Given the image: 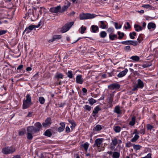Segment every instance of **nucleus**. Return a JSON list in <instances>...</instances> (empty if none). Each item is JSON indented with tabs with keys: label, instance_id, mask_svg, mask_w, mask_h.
<instances>
[{
	"label": "nucleus",
	"instance_id": "obj_1",
	"mask_svg": "<svg viewBox=\"0 0 158 158\" xmlns=\"http://www.w3.org/2000/svg\"><path fill=\"white\" fill-rule=\"evenodd\" d=\"M144 85L143 81L140 79L137 81V83L136 85L133 86V88L129 91V93L132 94L135 92H136L139 88L142 89Z\"/></svg>",
	"mask_w": 158,
	"mask_h": 158
},
{
	"label": "nucleus",
	"instance_id": "obj_2",
	"mask_svg": "<svg viewBox=\"0 0 158 158\" xmlns=\"http://www.w3.org/2000/svg\"><path fill=\"white\" fill-rule=\"evenodd\" d=\"M28 16L31 18L32 21L38 19L39 16V13L36 12L35 7H34L31 9H29L28 11Z\"/></svg>",
	"mask_w": 158,
	"mask_h": 158
},
{
	"label": "nucleus",
	"instance_id": "obj_3",
	"mask_svg": "<svg viewBox=\"0 0 158 158\" xmlns=\"http://www.w3.org/2000/svg\"><path fill=\"white\" fill-rule=\"evenodd\" d=\"M104 140V139L102 138L96 139L93 145V147L97 148L99 152L102 151V150L101 148L102 145V143Z\"/></svg>",
	"mask_w": 158,
	"mask_h": 158
},
{
	"label": "nucleus",
	"instance_id": "obj_4",
	"mask_svg": "<svg viewBox=\"0 0 158 158\" xmlns=\"http://www.w3.org/2000/svg\"><path fill=\"white\" fill-rule=\"evenodd\" d=\"M15 151V149L14 147H6L2 148V152L5 154H12Z\"/></svg>",
	"mask_w": 158,
	"mask_h": 158
},
{
	"label": "nucleus",
	"instance_id": "obj_5",
	"mask_svg": "<svg viewBox=\"0 0 158 158\" xmlns=\"http://www.w3.org/2000/svg\"><path fill=\"white\" fill-rule=\"evenodd\" d=\"M79 17L80 19L83 20L94 18L95 16L94 14L83 13L80 15Z\"/></svg>",
	"mask_w": 158,
	"mask_h": 158
},
{
	"label": "nucleus",
	"instance_id": "obj_6",
	"mask_svg": "<svg viewBox=\"0 0 158 158\" xmlns=\"http://www.w3.org/2000/svg\"><path fill=\"white\" fill-rule=\"evenodd\" d=\"M74 22H69L67 23L63 27L61 30V32L62 33L66 32L69 30L70 28L73 25Z\"/></svg>",
	"mask_w": 158,
	"mask_h": 158
},
{
	"label": "nucleus",
	"instance_id": "obj_7",
	"mask_svg": "<svg viewBox=\"0 0 158 158\" xmlns=\"http://www.w3.org/2000/svg\"><path fill=\"white\" fill-rule=\"evenodd\" d=\"M61 8V6H58L56 7H53L49 9V11L50 12L54 13H60V9Z\"/></svg>",
	"mask_w": 158,
	"mask_h": 158
},
{
	"label": "nucleus",
	"instance_id": "obj_8",
	"mask_svg": "<svg viewBox=\"0 0 158 158\" xmlns=\"http://www.w3.org/2000/svg\"><path fill=\"white\" fill-rule=\"evenodd\" d=\"M27 133L32 134H34L37 132V129L33 126L28 127L27 128Z\"/></svg>",
	"mask_w": 158,
	"mask_h": 158
},
{
	"label": "nucleus",
	"instance_id": "obj_9",
	"mask_svg": "<svg viewBox=\"0 0 158 158\" xmlns=\"http://www.w3.org/2000/svg\"><path fill=\"white\" fill-rule=\"evenodd\" d=\"M76 81L77 83L82 84L84 82L82 75L80 74L77 75L76 78Z\"/></svg>",
	"mask_w": 158,
	"mask_h": 158
},
{
	"label": "nucleus",
	"instance_id": "obj_10",
	"mask_svg": "<svg viewBox=\"0 0 158 158\" xmlns=\"http://www.w3.org/2000/svg\"><path fill=\"white\" fill-rule=\"evenodd\" d=\"M51 123V118H48L46 119L45 122L42 123V125L44 127H47L49 126Z\"/></svg>",
	"mask_w": 158,
	"mask_h": 158
},
{
	"label": "nucleus",
	"instance_id": "obj_11",
	"mask_svg": "<svg viewBox=\"0 0 158 158\" xmlns=\"http://www.w3.org/2000/svg\"><path fill=\"white\" fill-rule=\"evenodd\" d=\"M70 6V3L68 2L67 4L64 5L60 9V13H64V11L67 10L69 8Z\"/></svg>",
	"mask_w": 158,
	"mask_h": 158
},
{
	"label": "nucleus",
	"instance_id": "obj_12",
	"mask_svg": "<svg viewBox=\"0 0 158 158\" xmlns=\"http://www.w3.org/2000/svg\"><path fill=\"white\" fill-rule=\"evenodd\" d=\"M120 85L117 83H113L108 86V88L110 89H118Z\"/></svg>",
	"mask_w": 158,
	"mask_h": 158
},
{
	"label": "nucleus",
	"instance_id": "obj_13",
	"mask_svg": "<svg viewBox=\"0 0 158 158\" xmlns=\"http://www.w3.org/2000/svg\"><path fill=\"white\" fill-rule=\"evenodd\" d=\"M32 102H30L23 100V108L24 109L28 108L30 106Z\"/></svg>",
	"mask_w": 158,
	"mask_h": 158
},
{
	"label": "nucleus",
	"instance_id": "obj_14",
	"mask_svg": "<svg viewBox=\"0 0 158 158\" xmlns=\"http://www.w3.org/2000/svg\"><path fill=\"white\" fill-rule=\"evenodd\" d=\"M128 69H125L123 71L120 72L117 75V77L119 78H121L124 76L128 72Z\"/></svg>",
	"mask_w": 158,
	"mask_h": 158
},
{
	"label": "nucleus",
	"instance_id": "obj_15",
	"mask_svg": "<svg viewBox=\"0 0 158 158\" xmlns=\"http://www.w3.org/2000/svg\"><path fill=\"white\" fill-rule=\"evenodd\" d=\"M156 27V25L154 23L150 22L148 25V28L150 31L153 30Z\"/></svg>",
	"mask_w": 158,
	"mask_h": 158
},
{
	"label": "nucleus",
	"instance_id": "obj_16",
	"mask_svg": "<svg viewBox=\"0 0 158 158\" xmlns=\"http://www.w3.org/2000/svg\"><path fill=\"white\" fill-rule=\"evenodd\" d=\"M91 31L93 33L98 32L99 31V28L97 26L94 25H92L91 26Z\"/></svg>",
	"mask_w": 158,
	"mask_h": 158
},
{
	"label": "nucleus",
	"instance_id": "obj_17",
	"mask_svg": "<svg viewBox=\"0 0 158 158\" xmlns=\"http://www.w3.org/2000/svg\"><path fill=\"white\" fill-rule=\"evenodd\" d=\"M41 22V21H40L38 23V24L36 25H30L28 27H27L29 30L31 31H32L33 29L34 28H38L40 26V23Z\"/></svg>",
	"mask_w": 158,
	"mask_h": 158
},
{
	"label": "nucleus",
	"instance_id": "obj_18",
	"mask_svg": "<svg viewBox=\"0 0 158 158\" xmlns=\"http://www.w3.org/2000/svg\"><path fill=\"white\" fill-rule=\"evenodd\" d=\"M64 76V75L62 74L56 73L55 75L54 78L56 79L58 81L60 79H63Z\"/></svg>",
	"mask_w": 158,
	"mask_h": 158
},
{
	"label": "nucleus",
	"instance_id": "obj_19",
	"mask_svg": "<svg viewBox=\"0 0 158 158\" xmlns=\"http://www.w3.org/2000/svg\"><path fill=\"white\" fill-rule=\"evenodd\" d=\"M100 23V28L105 29L107 27V25L106 23V22L105 21H100L99 22Z\"/></svg>",
	"mask_w": 158,
	"mask_h": 158
},
{
	"label": "nucleus",
	"instance_id": "obj_20",
	"mask_svg": "<svg viewBox=\"0 0 158 158\" xmlns=\"http://www.w3.org/2000/svg\"><path fill=\"white\" fill-rule=\"evenodd\" d=\"M114 111L118 114H122V110L120 109V106H115Z\"/></svg>",
	"mask_w": 158,
	"mask_h": 158
},
{
	"label": "nucleus",
	"instance_id": "obj_21",
	"mask_svg": "<svg viewBox=\"0 0 158 158\" xmlns=\"http://www.w3.org/2000/svg\"><path fill=\"white\" fill-rule=\"evenodd\" d=\"M136 122V117L133 116L131 118V121L129 122V125L131 126H133Z\"/></svg>",
	"mask_w": 158,
	"mask_h": 158
},
{
	"label": "nucleus",
	"instance_id": "obj_22",
	"mask_svg": "<svg viewBox=\"0 0 158 158\" xmlns=\"http://www.w3.org/2000/svg\"><path fill=\"white\" fill-rule=\"evenodd\" d=\"M134 27L135 31H141L143 29L142 27L138 24H135L134 25Z\"/></svg>",
	"mask_w": 158,
	"mask_h": 158
},
{
	"label": "nucleus",
	"instance_id": "obj_23",
	"mask_svg": "<svg viewBox=\"0 0 158 158\" xmlns=\"http://www.w3.org/2000/svg\"><path fill=\"white\" fill-rule=\"evenodd\" d=\"M114 96V94L113 93L110 94L109 96L108 97V102L109 104H112L113 101V98Z\"/></svg>",
	"mask_w": 158,
	"mask_h": 158
},
{
	"label": "nucleus",
	"instance_id": "obj_24",
	"mask_svg": "<svg viewBox=\"0 0 158 158\" xmlns=\"http://www.w3.org/2000/svg\"><path fill=\"white\" fill-rule=\"evenodd\" d=\"M112 144L114 146H116L118 143V139L117 137H114L111 139Z\"/></svg>",
	"mask_w": 158,
	"mask_h": 158
},
{
	"label": "nucleus",
	"instance_id": "obj_25",
	"mask_svg": "<svg viewBox=\"0 0 158 158\" xmlns=\"http://www.w3.org/2000/svg\"><path fill=\"white\" fill-rule=\"evenodd\" d=\"M45 8L43 7H37L35 8V9H36V13H38L39 15H41L42 13V10L43 9H44Z\"/></svg>",
	"mask_w": 158,
	"mask_h": 158
},
{
	"label": "nucleus",
	"instance_id": "obj_26",
	"mask_svg": "<svg viewBox=\"0 0 158 158\" xmlns=\"http://www.w3.org/2000/svg\"><path fill=\"white\" fill-rule=\"evenodd\" d=\"M89 143H88V142H85V143H84L83 144H82L81 145V146L83 148L84 150L85 151H87L88 148H89Z\"/></svg>",
	"mask_w": 158,
	"mask_h": 158
},
{
	"label": "nucleus",
	"instance_id": "obj_27",
	"mask_svg": "<svg viewBox=\"0 0 158 158\" xmlns=\"http://www.w3.org/2000/svg\"><path fill=\"white\" fill-rule=\"evenodd\" d=\"M26 99H24V101L31 102V98L30 94H27L26 97Z\"/></svg>",
	"mask_w": 158,
	"mask_h": 158
},
{
	"label": "nucleus",
	"instance_id": "obj_28",
	"mask_svg": "<svg viewBox=\"0 0 158 158\" xmlns=\"http://www.w3.org/2000/svg\"><path fill=\"white\" fill-rule=\"evenodd\" d=\"M101 109L100 108L99 106H98L95 107L93 111V113L96 114L98 113V111L101 110Z\"/></svg>",
	"mask_w": 158,
	"mask_h": 158
},
{
	"label": "nucleus",
	"instance_id": "obj_29",
	"mask_svg": "<svg viewBox=\"0 0 158 158\" xmlns=\"http://www.w3.org/2000/svg\"><path fill=\"white\" fill-rule=\"evenodd\" d=\"M114 130L116 133H119L121 131V128L119 126H114Z\"/></svg>",
	"mask_w": 158,
	"mask_h": 158
},
{
	"label": "nucleus",
	"instance_id": "obj_30",
	"mask_svg": "<svg viewBox=\"0 0 158 158\" xmlns=\"http://www.w3.org/2000/svg\"><path fill=\"white\" fill-rule=\"evenodd\" d=\"M39 101L40 104H43L45 102V100L43 97L40 96L39 98Z\"/></svg>",
	"mask_w": 158,
	"mask_h": 158
},
{
	"label": "nucleus",
	"instance_id": "obj_31",
	"mask_svg": "<svg viewBox=\"0 0 158 158\" xmlns=\"http://www.w3.org/2000/svg\"><path fill=\"white\" fill-rule=\"evenodd\" d=\"M120 156V153L118 152H114L113 154V158H119Z\"/></svg>",
	"mask_w": 158,
	"mask_h": 158
},
{
	"label": "nucleus",
	"instance_id": "obj_32",
	"mask_svg": "<svg viewBox=\"0 0 158 158\" xmlns=\"http://www.w3.org/2000/svg\"><path fill=\"white\" fill-rule=\"evenodd\" d=\"M83 107L85 110L88 111H90L92 108L91 106L87 105L84 106Z\"/></svg>",
	"mask_w": 158,
	"mask_h": 158
},
{
	"label": "nucleus",
	"instance_id": "obj_33",
	"mask_svg": "<svg viewBox=\"0 0 158 158\" xmlns=\"http://www.w3.org/2000/svg\"><path fill=\"white\" fill-rule=\"evenodd\" d=\"M130 59L132 60L135 61H137L139 60V58L138 56H131Z\"/></svg>",
	"mask_w": 158,
	"mask_h": 158
},
{
	"label": "nucleus",
	"instance_id": "obj_34",
	"mask_svg": "<svg viewBox=\"0 0 158 158\" xmlns=\"http://www.w3.org/2000/svg\"><path fill=\"white\" fill-rule=\"evenodd\" d=\"M44 134L45 135L49 137H51L52 135L51 132L49 129L47 130L45 132Z\"/></svg>",
	"mask_w": 158,
	"mask_h": 158
},
{
	"label": "nucleus",
	"instance_id": "obj_35",
	"mask_svg": "<svg viewBox=\"0 0 158 158\" xmlns=\"http://www.w3.org/2000/svg\"><path fill=\"white\" fill-rule=\"evenodd\" d=\"M117 35L115 34L112 35L110 34L109 35V38L111 40H115V39H117Z\"/></svg>",
	"mask_w": 158,
	"mask_h": 158
},
{
	"label": "nucleus",
	"instance_id": "obj_36",
	"mask_svg": "<svg viewBox=\"0 0 158 158\" xmlns=\"http://www.w3.org/2000/svg\"><path fill=\"white\" fill-rule=\"evenodd\" d=\"M66 74L67 76L70 78H72L73 77V72L71 71H68Z\"/></svg>",
	"mask_w": 158,
	"mask_h": 158
},
{
	"label": "nucleus",
	"instance_id": "obj_37",
	"mask_svg": "<svg viewBox=\"0 0 158 158\" xmlns=\"http://www.w3.org/2000/svg\"><path fill=\"white\" fill-rule=\"evenodd\" d=\"M35 126L37 127L36 129L37 131L40 130L42 127V125L40 122L36 123L35 124Z\"/></svg>",
	"mask_w": 158,
	"mask_h": 158
},
{
	"label": "nucleus",
	"instance_id": "obj_38",
	"mask_svg": "<svg viewBox=\"0 0 158 158\" xmlns=\"http://www.w3.org/2000/svg\"><path fill=\"white\" fill-rule=\"evenodd\" d=\"M102 129L101 125H97L94 128V130L96 131H99L101 130Z\"/></svg>",
	"mask_w": 158,
	"mask_h": 158
},
{
	"label": "nucleus",
	"instance_id": "obj_39",
	"mask_svg": "<svg viewBox=\"0 0 158 158\" xmlns=\"http://www.w3.org/2000/svg\"><path fill=\"white\" fill-rule=\"evenodd\" d=\"M139 138V136L138 135H135L133 138L131 139L132 142H135Z\"/></svg>",
	"mask_w": 158,
	"mask_h": 158
},
{
	"label": "nucleus",
	"instance_id": "obj_40",
	"mask_svg": "<svg viewBox=\"0 0 158 158\" xmlns=\"http://www.w3.org/2000/svg\"><path fill=\"white\" fill-rule=\"evenodd\" d=\"M133 147L134 149L136 150H139L142 148V146L139 145H135L134 144Z\"/></svg>",
	"mask_w": 158,
	"mask_h": 158
},
{
	"label": "nucleus",
	"instance_id": "obj_41",
	"mask_svg": "<svg viewBox=\"0 0 158 158\" xmlns=\"http://www.w3.org/2000/svg\"><path fill=\"white\" fill-rule=\"evenodd\" d=\"M86 29V27L85 26H82L80 28L81 31H80V32L81 34H83L85 33V31Z\"/></svg>",
	"mask_w": 158,
	"mask_h": 158
},
{
	"label": "nucleus",
	"instance_id": "obj_42",
	"mask_svg": "<svg viewBox=\"0 0 158 158\" xmlns=\"http://www.w3.org/2000/svg\"><path fill=\"white\" fill-rule=\"evenodd\" d=\"M88 101L89 102V104L91 105H93L96 102V100L92 98H89L88 100Z\"/></svg>",
	"mask_w": 158,
	"mask_h": 158
},
{
	"label": "nucleus",
	"instance_id": "obj_43",
	"mask_svg": "<svg viewBox=\"0 0 158 158\" xmlns=\"http://www.w3.org/2000/svg\"><path fill=\"white\" fill-rule=\"evenodd\" d=\"M136 33L135 32L130 33L129 34V36L130 38L131 39H135V36L136 35Z\"/></svg>",
	"mask_w": 158,
	"mask_h": 158
},
{
	"label": "nucleus",
	"instance_id": "obj_44",
	"mask_svg": "<svg viewBox=\"0 0 158 158\" xmlns=\"http://www.w3.org/2000/svg\"><path fill=\"white\" fill-rule=\"evenodd\" d=\"M142 7L143 8L147 9H149L150 10L152 9V6L149 4L144 5H143Z\"/></svg>",
	"mask_w": 158,
	"mask_h": 158
},
{
	"label": "nucleus",
	"instance_id": "obj_45",
	"mask_svg": "<svg viewBox=\"0 0 158 158\" xmlns=\"http://www.w3.org/2000/svg\"><path fill=\"white\" fill-rule=\"evenodd\" d=\"M106 35V33L105 31H101L100 34V36L102 38L105 37Z\"/></svg>",
	"mask_w": 158,
	"mask_h": 158
},
{
	"label": "nucleus",
	"instance_id": "obj_46",
	"mask_svg": "<svg viewBox=\"0 0 158 158\" xmlns=\"http://www.w3.org/2000/svg\"><path fill=\"white\" fill-rule=\"evenodd\" d=\"M118 39H121L123 38V37L124 36V33H121L120 31L118 32Z\"/></svg>",
	"mask_w": 158,
	"mask_h": 158
},
{
	"label": "nucleus",
	"instance_id": "obj_47",
	"mask_svg": "<svg viewBox=\"0 0 158 158\" xmlns=\"http://www.w3.org/2000/svg\"><path fill=\"white\" fill-rule=\"evenodd\" d=\"M30 2L33 5L40 3L39 0H30Z\"/></svg>",
	"mask_w": 158,
	"mask_h": 158
},
{
	"label": "nucleus",
	"instance_id": "obj_48",
	"mask_svg": "<svg viewBox=\"0 0 158 158\" xmlns=\"http://www.w3.org/2000/svg\"><path fill=\"white\" fill-rule=\"evenodd\" d=\"M131 40H128L125 41H122L121 43L123 44L127 45H131Z\"/></svg>",
	"mask_w": 158,
	"mask_h": 158
},
{
	"label": "nucleus",
	"instance_id": "obj_49",
	"mask_svg": "<svg viewBox=\"0 0 158 158\" xmlns=\"http://www.w3.org/2000/svg\"><path fill=\"white\" fill-rule=\"evenodd\" d=\"M53 37L54 40H55L57 39L59 40L61 38V36L60 35H54L53 36Z\"/></svg>",
	"mask_w": 158,
	"mask_h": 158
},
{
	"label": "nucleus",
	"instance_id": "obj_50",
	"mask_svg": "<svg viewBox=\"0 0 158 158\" xmlns=\"http://www.w3.org/2000/svg\"><path fill=\"white\" fill-rule=\"evenodd\" d=\"M139 133L141 134H142L143 135H144L145 134V127H142V128L141 129L139 132Z\"/></svg>",
	"mask_w": 158,
	"mask_h": 158
},
{
	"label": "nucleus",
	"instance_id": "obj_51",
	"mask_svg": "<svg viewBox=\"0 0 158 158\" xmlns=\"http://www.w3.org/2000/svg\"><path fill=\"white\" fill-rule=\"evenodd\" d=\"M138 43L136 40H131V45H133L134 46H137L138 45Z\"/></svg>",
	"mask_w": 158,
	"mask_h": 158
},
{
	"label": "nucleus",
	"instance_id": "obj_52",
	"mask_svg": "<svg viewBox=\"0 0 158 158\" xmlns=\"http://www.w3.org/2000/svg\"><path fill=\"white\" fill-rule=\"evenodd\" d=\"M32 134L27 133V138L29 140H31L33 137Z\"/></svg>",
	"mask_w": 158,
	"mask_h": 158
},
{
	"label": "nucleus",
	"instance_id": "obj_53",
	"mask_svg": "<svg viewBox=\"0 0 158 158\" xmlns=\"http://www.w3.org/2000/svg\"><path fill=\"white\" fill-rule=\"evenodd\" d=\"M153 128V127L149 124L147 125V130H151Z\"/></svg>",
	"mask_w": 158,
	"mask_h": 158
},
{
	"label": "nucleus",
	"instance_id": "obj_54",
	"mask_svg": "<svg viewBox=\"0 0 158 158\" xmlns=\"http://www.w3.org/2000/svg\"><path fill=\"white\" fill-rule=\"evenodd\" d=\"M114 31V29L113 27H110L107 30V31L111 34Z\"/></svg>",
	"mask_w": 158,
	"mask_h": 158
},
{
	"label": "nucleus",
	"instance_id": "obj_55",
	"mask_svg": "<svg viewBox=\"0 0 158 158\" xmlns=\"http://www.w3.org/2000/svg\"><path fill=\"white\" fill-rule=\"evenodd\" d=\"M25 129H23L22 130L20 131L19 132V135H23L25 132Z\"/></svg>",
	"mask_w": 158,
	"mask_h": 158
},
{
	"label": "nucleus",
	"instance_id": "obj_56",
	"mask_svg": "<svg viewBox=\"0 0 158 158\" xmlns=\"http://www.w3.org/2000/svg\"><path fill=\"white\" fill-rule=\"evenodd\" d=\"M133 144H134L129 142L126 143L125 146L126 147L129 148L133 146Z\"/></svg>",
	"mask_w": 158,
	"mask_h": 158
},
{
	"label": "nucleus",
	"instance_id": "obj_57",
	"mask_svg": "<svg viewBox=\"0 0 158 158\" xmlns=\"http://www.w3.org/2000/svg\"><path fill=\"white\" fill-rule=\"evenodd\" d=\"M114 25L115 28L116 29H120L122 27L121 25H119L118 26V23H115Z\"/></svg>",
	"mask_w": 158,
	"mask_h": 158
},
{
	"label": "nucleus",
	"instance_id": "obj_58",
	"mask_svg": "<svg viewBox=\"0 0 158 158\" xmlns=\"http://www.w3.org/2000/svg\"><path fill=\"white\" fill-rule=\"evenodd\" d=\"M31 31L29 30L27 27H26L23 32V34H24L25 33H26L27 34L29 33Z\"/></svg>",
	"mask_w": 158,
	"mask_h": 158
},
{
	"label": "nucleus",
	"instance_id": "obj_59",
	"mask_svg": "<svg viewBox=\"0 0 158 158\" xmlns=\"http://www.w3.org/2000/svg\"><path fill=\"white\" fill-rule=\"evenodd\" d=\"M126 24L127 25V26H124V28L126 29H127L131 28V25L128 22H126Z\"/></svg>",
	"mask_w": 158,
	"mask_h": 158
},
{
	"label": "nucleus",
	"instance_id": "obj_60",
	"mask_svg": "<svg viewBox=\"0 0 158 158\" xmlns=\"http://www.w3.org/2000/svg\"><path fill=\"white\" fill-rule=\"evenodd\" d=\"M124 49L125 50L127 51H130L131 50L130 46H126L124 48Z\"/></svg>",
	"mask_w": 158,
	"mask_h": 158
},
{
	"label": "nucleus",
	"instance_id": "obj_61",
	"mask_svg": "<svg viewBox=\"0 0 158 158\" xmlns=\"http://www.w3.org/2000/svg\"><path fill=\"white\" fill-rule=\"evenodd\" d=\"M7 32V31L2 30L0 31V35L5 34Z\"/></svg>",
	"mask_w": 158,
	"mask_h": 158
},
{
	"label": "nucleus",
	"instance_id": "obj_62",
	"mask_svg": "<svg viewBox=\"0 0 158 158\" xmlns=\"http://www.w3.org/2000/svg\"><path fill=\"white\" fill-rule=\"evenodd\" d=\"M151 156L152 154L151 153H149L146 156L142 157V158H151Z\"/></svg>",
	"mask_w": 158,
	"mask_h": 158
},
{
	"label": "nucleus",
	"instance_id": "obj_63",
	"mask_svg": "<svg viewBox=\"0 0 158 158\" xmlns=\"http://www.w3.org/2000/svg\"><path fill=\"white\" fill-rule=\"evenodd\" d=\"M64 129V128L62 127H60L58 128V131L59 132H60L63 131Z\"/></svg>",
	"mask_w": 158,
	"mask_h": 158
},
{
	"label": "nucleus",
	"instance_id": "obj_64",
	"mask_svg": "<svg viewBox=\"0 0 158 158\" xmlns=\"http://www.w3.org/2000/svg\"><path fill=\"white\" fill-rule=\"evenodd\" d=\"M38 76L39 73H37L33 76V78H34L35 79H36L38 78Z\"/></svg>",
	"mask_w": 158,
	"mask_h": 158
}]
</instances>
